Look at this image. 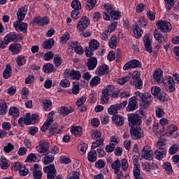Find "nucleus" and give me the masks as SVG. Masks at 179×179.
<instances>
[{"label": "nucleus", "instance_id": "1", "mask_svg": "<svg viewBox=\"0 0 179 179\" xmlns=\"http://www.w3.org/2000/svg\"><path fill=\"white\" fill-rule=\"evenodd\" d=\"M54 122V117H48L46 121L44 122L43 125L41 128L42 132H45L48 130L50 135H54V134H61V129H58V124L57 122Z\"/></svg>", "mask_w": 179, "mask_h": 179}, {"label": "nucleus", "instance_id": "2", "mask_svg": "<svg viewBox=\"0 0 179 179\" xmlns=\"http://www.w3.org/2000/svg\"><path fill=\"white\" fill-rule=\"evenodd\" d=\"M104 8L105 11L103 17L105 20H110V17L113 19V20H118V19L121 17L120 11L113 10V6L111 4H106Z\"/></svg>", "mask_w": 179, "mask_h": 179}, {"label": "nucleus", "instance_id": "3", "mask_svg": "<svg viewBox=\"0 0 179 179\" xmlns=\"http://www.w3.org/2000/svg\"><path fill=\"white\" fill-rule=\"evenodd\" d=\"M136 97H139L141 101V106L143 108H149V106L152 104V98L150 93H141L140 92H136Z\"/></svg>", "mask_w": 179, "mask_h": 179}, {"label": "nucleus", "instance_id": "4", "mask_svg": "<svg viewBox=\"0 0 179 179\" xmlns=\"http://www.w3.org/2000/svg\"><path fill=\"white\" fill-rule=\"evenodd\" d=\"M100 47V43L96 39H92L89 43V47L85 48V55L90 58L93 55V51H96Z\"/></svg>", "mask_w": 179, "mask_h": 179}, {"label": "nucleus", "instance_id": "5", "mask_svg": "<svg viewBox=\"0 0 179 179\" xmlns=\"http://www.w3.org/2000/svg\"><path fill=\"white\" fill-rule=\"evenodd\" d=\"M127 118L129 125L131 127V128H134V127H139V125L142 124V119L138 114L129 113L127 115Z\"/></svg>", "mask_w": 179, "mask_h": 179}, {"label": "nucleus", "instance_id": "6", "mask_svg": "<svg viewBox=\"0 0 179 179\" xmlns=\"http://www.w3.org/2000/svg\"><path fill=\"white\" fill-rule=\"evenodd\" d=\"M131 86H135L136 89H142L143 87V82L141 79V73L134 71L130 80Z\"/></svg>", "mask_w": 179, "mask_h": 179}, {"label": "nucleus", "instance_id": "7", "mask_svg": "<svg viewBox=\"0 0 179 179\" xmlns=\"http://www.w3.org/2000/svg\"><path fill=\"white\" fill-rule=\"evenodd\" d=\"M26 13H27V10H26V6L21 7L18 9L17 12V20L14 22L13 27L17 29V26L24 20V17H26Z\"/></svg>", "mask_w": 179, "mask_h": 179}, {"label": "nucleus", "instance_id": "8", "mask_svg": "<svg viewBox=\"0 0 179 179\" xmlns=\"http://www.w3.org/2000/svg\"><path fill=\"white\" fill-rule=\"evenodd\" d=\"M36 149L41 156H47L50 155V143L45 141L41 142L39 146H36Z\"/></svg>", "mask_w": 179, "mask_h": 179}, {"label": "nucleus", "instance_id": "9", "mask_svg": "<svg viewBox=\"0 0 179 179\" xmlns=\"http://www.w3.org/2000/svg\"><path fill=\"white\" fill-rule=\"evenodd\" d=\"M90 25V20L86 16H83L77 24V29L79 31H85Z\"/></svg>", "mask_w": 179, "mask_h": 179}, {"label": "nucleus", "instance_id": "10", "mask_svg": "<svg viewBox=\"0 0 179 179\" xmlns=\"http://www.w3.org/2000/svg\"><path fill=\"white\" fill-rule=\"evenodd\" d=\"M156 24L157 29H161V31L163 33H169V31H171V29H173L171 23L167 21H158Z\"/></svg>", "mask_w": 179, "mask_h": 179}, {"label": "nucleus", "instance_id": "11", "mask_svg": "<svg viewBox=\"0 0 179 179\" xmlns=\"http://www.w3.org/2000/svg\"><path fill=\"white\" fill-rule=\"evenodd\" d=\"M127 104H128V101H124L122 103H116L115 105H112L108 109V113L110 115H113V114H117L118 110H121V108H125V107H127Z\"/></svg>", "mask_w": 179, "mask_h": 179}, {"label": "nucleus", "instance_id": "12", "mask_svg": "<svg viewBox=\"0 0 179 179\" xmlns=\"http://www.w3.org/2000/svg\"><path fill=\"white\" fill-rule=\"evenodd\" d=\"M64 76H70L71 79H74L76 80H79L80 78H82V74H80V72L75 70H69L66 69L65 72L64 73Z\"/></svg>", "mask_w": 179, "mask_h": 179}, {"label": "nucleus", "instance_id": "13", "mask_svg": "<svg viewBox=\"0 0 179 179\" xmlns=\"http://www.w3.org/2000/svg\"><path fill=\"white\" fill-rule=\"evenodd\" d=\"M130 134L132 139H141L142 138V129L139 126L131 127Z\"/></svg>", "mask_w": 179, "mask_h": 179}, {"label": "nucleus", "instance_id": "14", "mask_svg": "<svg viewBox=\"0 0 179 179\" xmlns=\"http://www.w3.org/2000/svg\"><path fill=\"white\" fill-rule=\"evenodd\" d=\"M138 108V97L133 96L129 99L127 111H135Z\"/></svg>", "mask_w": 179, "mask_h": 179}, {"label": "nucleus", "instance_id": "15", "mask_svg": "<svg viewBox=\"0 0 179 179\" xmlns=\"http://www.w3.org/2000/svg\"><path fill=\"white\" fill-rule=\"evenodd\" d=\"M142 157L145 160H152L153 151L148 146L144 147L142 150Z\"/></svg>", "mask_w": 179, "mask_h": 179}, {"label": "nucleus", "instance_id": "16", "mask_svg": "<svg viewBox=\"0 0 179 179\" xmlns=\"http://www.w3.org/2000/svg\"><path fill=\"white\" fill-rule=\"evenodd\" d=\"M166 83L167 84L166 90H169L171 93H173L176 90V83L174 79L171 76H168L166 79Z\"/></svg>", "mask_w": 179, "mask_h": 179}, {"label": "nucleus", "instance_id": "17", "mask_svg": "<svg viewBox=\"0 0 179 179\" xmlns=\"http://www.w3.org/2000/svg\"><path fill=\"white\" fill-rule=\"evenodd\" d=\"M34 22L38 26H47L50 23V18L48 17H38L34 19Z\"/></svg>", "mask_w": 179, "mask_h": 179}, {"label": "nucleus", "instance_id": "18", "mask_svg": "<svg viewBox=\"0 0 179 179\" xmlns=\"http://www.w3.org/2000/svg\"><path fill=\"white\" fill-rule=\"evenodd\" d=\"M154 37L155 40H157L159 43H166V41H167V36H163V34H162V32H160V31L157 29L154 31Z\"/></svg>", "mask_w": 179, "mask_h": 179}, {"label": "nucleus", "instance_id": "19", "mask_svg": "<svg viewBox=\"0 0 179 179\" xmlns=\"http://www.w3.org/2000/svg\"><path fill=\"white\" fill-rule=\"evenodd\" d=\"M166 149L159 148L155 150L154 155L157 160H162L166 156Z\"/></svg>", "mask_w": 179, "mask_h": 179}, {"label": "nucleus", "instance_id": "20", "mask_svg": "<svg viewBox=\"0 0 179 179\" xmlns=\"http://www.w3.org/2000/svg\"><path fill=\"white\" fill-rule=\"evenodd\" d=\"M87 66L89 71H93L97 66V59L96 57H90L87 59Z\"/></svg>", "mask_w": 179, "mask_h": 179}, {"label": "nucleus", "instance_id": "21", "mask_svg": "<svg viewBox=\"0 0 179 179\" xmlns=\"http://www.w3.org/2000/svg\"><path fill=\"white\" fill-rule=\"evenodd\" d=\"M22 50V45L20 43H13L9 46V51H11L15 55L19 54Z\"/></svg>", "mask_w": 179, "mask_h": 179}, {"label": "nucleus", "instance_id": "22", "mask_svg": "<svg viewBox=\"0 0 179 179\" xmlns=\"http://www.w3.org/2000/svg\"><path fill=\"white\" fill-rule=\"evenodd\" d=\"M112 120L113 121L114 124H115V125H117L118 127H122V125H124V117L120 115H114L112 117Z\"/></svg>", "mask_w": 179, "mask_h": 179}, {"label": "nucleus", "instance_id": "23", "mask_svg": "<svg viewBox=\"0 0 179 179\" xmlns=\"http://www.w3.org/2000/svg\"><path fill=\"white\" fill-rule=\"evenodd\" d=\"M71 47L74 48L75 52H76V54H79V55H82V54H83V48H82L80 43H78L77 41L72 42Z\"/></svg>", "mask_w": 179, "mask_h": 179}, {"label": "nucleus", "instance_id": "24", "mask_svg": "<svg viewBox=\"0 0 179 179\" xmlns=\"http://www.w3.org/2000/svg\"><path fill=\"white\" fill-rule=\"evenodd\" d=\"M111 169L114 170L115 174H118V173L121 171V161L120 159H116L111 164Z\"/></svg>", "mask_w": 179, "mask_h": 179}, {"label": "nucleus", "instance_id": "25", "mask_svg": "<svg viewBox=\"0 0 179 179\" xmlns=\"http://www.w3.org/2000/svg\"><path fill=\"white\" fill-rule=\"evenodd\" d=\"M54 44H55V41H54L52 38H50L45 41L42 46L43 50H51V48L54 47Z\"/></svg>", "mask_w": 179, "mask_h": 179}, {"label": "nucleus", "instance_id": "26", "mask_svg": "<svg viewBox=\"0 0 179 179\" xmlns=\"http://www.w3.org/2000/svg\"><path fill=\"white\" fill-rule=\"evenodd\" d=\"M15 62L17 66H23V65H26V62H27V57L18 55L15 59Z\"/></svg>", "mask_w": 179, "mask_h": 179}, {"label": "nucleus", "instance_id": "27", "mask_svg": "<svg viewBox=\"0 0 179 179\" xmlns=\"http://www.w3.org/2000/svg\"><path fill=\"white\" fill-rule=\"evenodd\" d=\"M133 33L134 34V37H136V38H139V37H142L143 31H142V28H141V27H138V24H135L133 26Z\"/></svg>", "mask_w": 179, "mask_h": 179}, {"label": "nucleus", "instance_id": "28", "mask_svg": "<svg viewBox=\"0 0 179 179\" xmlns=\"http://www.w3.org/2000/svg\"><path fill=\"white\" fill-rule=\"evenodd\" d=\"M12 76V66L10 64L6 66V69L3 72V78L4 79H9Z\"/></svg>", "mask_w": 179, "mask_h": 179}, {"label": "nucleus", "instance_id": "29", "mask_svg": "<svg viewBox=\"0 0 179 179\" xmlns=\"http://www.w3.org/2000/svg\"><path fill=\"white\" fill-rule=\"evenodd\" d=\"M109 67L107 64H103L102 66L98 68L97 74L100 75V76H103V75H107L108 73Z\"/></svg>", "mask_w": 179, "mask_h": 179}, {"label": "nucleus", "instance_id": "30", "mask_svg": "<svg viewBox=\"0 0 179 179\" xmlns=\"http://www.w3.org/2000/svg\"><path fill=\"white\" fill-rule=\"evenodd\" d=\"M4 38H6V41L9 43L17 41V35L15 34V32H10V34H7Z\"/></svg>", "mask_w": 179, "mask_h": 179}, {"label": "nucleus", "instance_id": "31", "mask_svg": "<svg viewBox=\"0 0 179 179\" xmlns=\"http://www.w3.org/2000/svg\"><path fill=\"white\" fill-rule=\"evenodd\" d=\"M145 41V48L147 52L152 54L153 52V48L152 47V42L150 41V38L148 37Z\"/></svg>", "mask_w": 179, "mask_h": 179}, {"label": "nucleus", "instance_id": "32", "mask_svg": "<svg viewBox=\"0 0 179 179\" xmlns=\"http://www.w3.org/2000/svg\"><path fill=\"white\" fill-rule=\"evenodd\" d=\"M71 113H73V109L72 108H68L66 106H62L60 108V114L64 117L71 114Z\"/></svg>", "mask_w": 179, "mask_h": 179}, {"label": "nucleus", "instance_id": "33", "mask_svg": "<svg viewBox=\"0 0 179 179\" xmlns=\"http://www.w3.org/2000/svg\"><path fill=\"white\" fill-rule=\"evenodd\" d=\"M153 131L157 136L162 135L164 132V127L163 125L157 124L154 126Z\"/></svg>", "mask_w": 179, "mask_h": 179}, {"label": "nucleus", "instance_id": "34", "mask_svg": "<svg viewBox=\"0 0 179 179\" xmlns=\"http://www.w3.org/2000/svg\"><path fill=\"white\" fill-rule=\"evenodd\" d=\"M118 45V38L116 36H112L108 41V45L110 48H117Z\"/></svg>", "mask_w": 179, "mask_h": 179}, {"label": "nucleus", "instance_id": "35", "mask_svg": "<svg viewBox=\"0 0 179 179\" xmlns=\"http://www.w3.org/2000/svg\"><path fill=\"white\" fill-rule=\"evenodd\" d=\"M87 159L90 162L94 163L97 160V152L96 150H92L88 153Z\"/></svg>", "mask_w": 179, "mask_h": 179}, {"label": "nucleus", "instance_id": "36", "mask_svg": "<svg viewBox=\"0 0 179 179\" xmlns=\"http://www.w3.org/2000/svg\"><path fill=\"white\" fill-rule=\"evenodd\" d=\"M40 159H38V157H37L36 154L31 153L27 157L25 162H27V163H31V162H37Z\"/></svg>", "mask_w": 179, "mask_h": 179}, {"label": "nucleus", "instance_id": "37", "mask_svg": "<svg viewBox=\"0 0 179 179\" xmlns=\"http://www.w3.org/2000/svg\"><path fill=\"white\" fill-rule=\"evenodd\" d=\"M6 102L5 100H0V115H5L6 114Z\"/></svg>", "mask_w": 179, "mask_h": 179}, {"label": "nucleus", "instance_id": "38", "mask_svg": "<svg viewBox=\"0 0 179 179\" xmlns=\"http://www.w3.org/2000/svg\"><path fill=\"white\" fill-rule=\"evenodd\" d=\"M110 96L106 90H103L102 91V96L101 97V101H102V104H106V103H108V100H110Z\"/></svg>", "mask_w": 179, "mask_h": 179}, {"label": "nucleus", "instance_id": "39", "mask_svg": "<svg viewBox=\"0 0 179 179\" xmlns=\"http://www.w3.org/2000/svg\"><path fill=\"white\" fill-rule=\"evenodd\" d=\"M163 75V71L162 69H157L155 71L153 76L154 79L157 80V82L160 83L162 82V76Z\"/></svg>", "mask_w": 179, "mask_h": 179}, {"label": "nucleus", "instance_id": "40", "mask_svg": "<svg viewBox=\"0 0 179 179\" xmlns=\"http://www.w3.org/2000/svg\"><path fill=\"white\" fill-rule=\"evenodd\" d=\"M43 171L47 174H50L51 173H57V170L55 169V166L54 164H50L48 166H45L43 168Z\"/></svg>", "mask_w": 179, "mask_h": 179}, {"label": "nucleus", "instance_id": "41", "mask_svg": "<svg viewBox=\"0 0 179 179\" xmlns=\"http://www.w3.org/2000/svg\"><path fill=\"white\" fill-rule=\"evenodd\" d=\"M9 115H11V117H13V118H17L20 115L19 109L16 107L10 108L9 110Z\"/></svg>", "mask_w": 179, "mask_h": 179}, {"label": "nucleus", "instance_id": "42", "mask_svg": "<svg viewBox=\"0 0 179 179\" xmlns=\"http://www.w3.org/2000/svg\"><path fill=\"white\" fill-rule=\"evenodd\" d=\"M71 8L73 10H80L82 9V4L78 0H74L71 2Z\"/></svg>", "mask_w": 179, "mask_h": 179}, {"label": "nucleus", "instance_id": "43", "mask_svg": "<svg viewBox=\"0 0 179 179\" xmlns=\"http://www.w3.org/2000/svg\"><path fill=\"white\" fill-rule=\"evenodd\" d=\"M101 79L99 76H94V78H92L90 83V86L91 87H94V86H97V85H100Z\"/></svg>", "mask_w": 179, "mask_h": 179}, {"label": "nucleus", "instance_id": "44", "mask_svg": "<svg viewBox=\"0 0 179 179\" xmlns=\"http://www.w3.org/2000/svg\"><path fill=\"white\" fill-rule=\"evenodd\" d=\"M162 167L164 170L166 171L167 174H171V173H173V167L171 166V164L170 162L164 163Z\"/></svg>", "mask_w": 179, "mask_h": 179}, {"label": "nucleus", "instance_id": "45", "mask_svg": "<svg viewBox=\"0 0 179 179\" xmlns=\"http://www.w3.org/2000/svg\"><path fill=\"white\" fill-rule=\"evenodd\" d=\"M167 143V135L163 134L157 142V146H164Z\"/></svg>", "mask_w": 179, "mask_h": 179}, {"label": "nucleus", "instance_id": "46", "mask_svg": "<svg viewBox=\"0 0 179 179\" xmlns=\"http://www.w3.org/2000/svg\"><path fill=\"white\" fill-rule=\"evenodd\" d=\"M71 134H74L75 136H80L82 135V127L78 126L76 127H73L71 129Z\"/></svg>", "mask_w": 179, "mask_h": 179}, {"label": "nucleus", "instance_id": "47", "mask_svg": "<svg viewBox=\"0 0 179 179\" xmlns=\"http://www.w3.org/2000/svg\"><path fill=\"white\" fill-rule=\"evenodd\" d=\"M54 71V65L51 63H48L46 65L43 66V72L45 73H51Z\"/></svg>", "mask_w": 179, "mask_h": 179}, {"label": "nucleus", "instance_id": "48", "mask_svg": "<svg viewBox=\"0 0 179 179\" xmlns=\"http://www.w3.org/2000/svg\"><path fill=\"white\" fill-rule=\"evenodd\" d=\"M15 30H20V31H24V33H26L27 31V23L22 22V24H19V25L16 27H15Z\"/></svg>", "mask_w": 179, "mask_h": 179}, {"label": "nucleus", "instance_id": "49", "mask_svg": "<svg viewBox=\"0 0 179 179\" xmlns=\"http://www.w3.org/2000/svg\"><path fill=\"white\" fill-rule=\"evenodd\" d=\"M133 174L134 176V178L136 177H141V165H136L134 166V170H133Z\"/></svg>", "mask_w": 179, "mask_h": 179}, {"label": "nucleus", "instance_id": "50", "mask_svg": "<svg viewBox=\"0 0 179 179\" xmlns=\"http://www.w3.org/2000/svg\"><path fill=\"white\" fill-rule=\"evenodd\" d=\"M136 24H138V27H146V26H148V22L146 21V19L140 17L138 20V23Z\"/></svg>", "mask_w": 179, "mask_h": 179}, {"label": "nucleus", "instance_id": "51", "mask_svg": "<svg viewBox=\"0 0 179 179\" xmlns=\"http://www.w3.org/2000/svg\"><path fill=\"white\" fill-rule=\"evenodd\" d=\"M120 164L122 166V170H123V171H127V170H128L129 164H128V160L127 159H122L120 162Z\"/></svg>", "mask_w": 179, "mask_h": 179}, {"label": "nucleus", "instance_id": "52", "mask_svg": "<svg viewBox=\"0 0 179 179\" xmlns=\"http://www.w3.org/2000/svg\"><path fill=\"white\" fill-rule=\"evenodd\" d=\"M54 155H49L44 157L43 163L45 164H50V163H52L54 162Z\"/></svg>", "mask_w": 179, "mask_h": 179}, {"label": "nucleus", "instance_id": "53", "mask_svg": "<svg viewBox=\"0 0 179 179\" xmlns=\"http://www.w3.org/2000/svg\"><path fill=\"white\" fill-rule=\"evenodd\" d=\"M43 110L47 111V110H48V108H50V107L52 106V102L51 101V100L45 99L43 101Z\"/></svg>", "mask_w": 179, "mask_h": 179}, {"label": "nucleus", "instance_id": "54", "mask_svg": "<svg viewBox=\"0 0 179 179\" xmlns=\"http://www.w3.org/2000/svg\"><path fill=\"white\" fill-rule=\"evenodd\" d=\"M0 166L3 170H6V169L9 167V164H8V161H6V158L1 159Z\"/></svg>", "mask_w": 179, "mask_h": 179}, {"label": "nucleus", "instance_id": "55", "mask_svg": "<svg viewBox=\"0 0 179 179\" xmlns=\"http://www.w3.org/2000/svg\"><path fill=\"white\" fill-rule=\"evenodd\" d=\"M104 140L102 139H96L95 142H94L92 145V149H96V148H99L101 145H103Z\"/></svg>", "mask_w": 179, "mask_h": 179}, {"label": "nucleus", "instance_id": "56", "mask_svg": "<svg viewBox=\"0 0 179 179\" xmlns=\"http://www.w3.org/2000/svg\"><path fill=\"white\" fill-rule=\"evenodd\" d=\"M31 115L30 113H26L24 117V124L25 125H30L31 124Z\"/></svg>", "mask_w": 179, "mask_h": 179}, {"label": "nucleus", "instance_id": "57", "mask_svg": "<svg viewBox=\"0 0 179 179\" xmlns=\"http://www.w3.org/2000/svg\"><path fill=\"white\" fill-rule=\"evenodd\" d=\"M73 94H78L79 93V82H74L72 88Z\"/></svg>", "mask_w": 179, "mask_h": 179}, {"label": "nucleus", "instance_id": "58", "mask_svg": "<svg viewBox=\"0 0 179 179\" xmlns=\"http://www.w3.org/2000/svg\"><path fill=\"white\" fill-rule=\"evenodd\" d=\"M53 57L54 52L52 51L47 52L43 56L45 61H50V59H52Z\"/></svg>", "mask_w": 179, "mask_h": 179}, {"label": "nucleus", "instance_id": "59", "mask_svg": "<svg viewBox=\"0 0 179 179\" xmlns=\"http://www.w3.org/2000/svg\"><path fill=\"white\" fill-rule=\"evenodd\" d=\"M178 152V145L177 144L173 145L169 148V155H176Z\"/></svg>", "mask_w": 179, "mask_h": 179}, {"label": "nucleus", "instance_id": "60", "mask_svg": "<svg viewBox=\"0 0 179 179\" xmlns=\"http://www.w3.org/2000/svg\"><path fill=\"white\" fill-rule=\"evenodd\" d=\"M118 23L117 22H113L111 24L108 26V31L110 34L113 33V31H115V29H117Z\"/></svg>", "mask_w": 179, "mask_h": 179}, {"label": "nucleus", "instance_id": "61", "mask_svg": "<svg viewBox=\"0 0 179 179\" xmlns=\"http://www.w3.org/2000/svg\"><path fill=\"white\" fill-rule=\"evenodd\" d=\"M166 3V8L169 10L170 9H173V6H174V0H164Z\"/></svg>", "mask_w": 179, "mask_h": 179}, {"label": "nucleus", "instance_id": "62", "mask_svg": "<svg viewBox=\"0 0 179 179\" xmlns=\"http://www.w3.org/2000/svg\"><path fill=\"white\" fill-rule=\"evenodd\" d=\"M131 68H141V62L136 59L129 62Z\"/></svg>", "mask_w": 179, "mask_h": 179}, {"label": "nucleus", "instance_id": "63", "mask_svg": "<svg viewBox=\"0 0 179 179\" xmlns=\"http://www.w3.org/2000/svg\"><path fill=\"white\" fill-rule=\"evenodd\" d=\"M157 99L160 101H167V98L166 97V94L163 91H160L159 94L157 95Z\"/></svg>", "mask_w": 179, "mask_h": 179}, {"label": "nucleus", "instance_id": "64", "mask_svg": "<svg viewBox=\"0 0 179 179\" xmlns=\"http://www.w3.org/2000/svg\"><path fill=\"white\" fill-rule=\"evenodd\" d=\"M34 178L41 179L43 177V172L41 171H33Z\"/></svg>", "mask_w": 179, "mask_h": 179}]
</instances>
